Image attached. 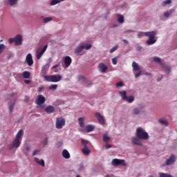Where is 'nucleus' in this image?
<instances>
[{
  "instance_id": "nucleus-46",
  "label": "nucleus",
  "mask_w": 177,
  "mask_h": 177,
  "mask_svg": "<svg viewBox=\"0 0 177 177\" xmlns=\"http://www.w3.org/2000/svg\"><path fill=\"white\" fill-rule=\"evenodd\" d=\"M112 63L114 65L117 64V57H115V58L112 59Z\"/></svg>"
},
{
  "instance_id": "nucleus-39",
  "label": "nucleus",
  "mask_w": 177,
  "mask_h": 177,
  "mask_svg": "<svg viewBox=\"0 0 177 177\" xmlns=\"http://www.w3.org/2000/svg\"><path fill=\"white\" fill-rule=\"evenodd\" d=\"M118 48V46H115L113 47L110 50V53H113V52H115V50H117Z\"/></svg>"
},
{
  "instance_id": "nucleus-7",
  "label": "nucleus",
  "mask_w": 177,
  "mask_h": 177,
  "mask_svg": "<svg viewBox=\"0 0 177 177\" xmlns=\"http://www.w3.org/2000/svg\"><path fill=\"white\" fill-rule=\"evenodd\" d=\"M47 48H48V45H45L44 46V48H39L38 50H37L36 57H37V60H39V59H41V57H42V55H44V53H45Z\"/></svg>"
},
{
  "instance_id": "nucleus-53",
  "label": "nucleus",
  "mask_w": 177,
  "mask_h": 177,
  "mask_svg": "<svg viewBox=\"0 0 177 177\" xmlns=\"http://www.w3.org/2000/svg\"><path fill=\"white\" fill-rule=\"evenodd\" d=\"M105 149H111V145H110L109 144L106 145Z\"/></svg>"
},
{
  "instance_id": "nucleus-14",
  "label": "nucleus",
  "mask_w": 177,
  "mask_h": 177,
  "mask_svg": "<svg viewBox=\"0 0 177 177\" xmlns=\"http://www.w3.org/2000/svg\"><path fill=\"white\" fill-rule=\"evenodd\" d=\"M64 62L65 64V67L66 68H67V67H70V64H71V62H72L71 57H70L68 56L65 57L64 59Z\"/></svg>"
},
{
  "instance_id": "nucleus-19",
  "label": "nucleus",
  "mask_w": 177,
  "mask_h": 177,
  "mask_svg": "<svg viewBox=\"0 0 177 177\" xmlns=\"http://www.w3.org/2000/svg\"><path fill=\"white\" fill-rule=\"evenodd\" d=\"M62 157H64V158H66V160L70 158V153H68V151H67L66 149H64L62 151Z\"/></svg>"
},
{
  "instance_id": "nucleus-20",
  "label": "nucleus",
  "mask_w": 177,
  "mask_h": 177,
  "mask_svg": "<svg viewBox=\"0 0 177 177\" xmlns=\"http://www.w3.org/2000/svg\"><path fill=\"white\" fill-rule=\"evenodd\" d=\"M132 67L134 71H140V66L136 62H133Z\"/></svg>"
},
{
  "instance_id": "nucleus-55",
  "label": "nucleus",
  "mask_w": 177,
  "mask_h": 177,
  "mask_svg": "<svg viewBox=\"0 0 177 177\" xmlns=\"http://www.w3.org/2000/svg\"><path fill=\"white\" fill-rule=\"evenodd\" d=\"M123 42H124L126 45H128V44H129V42L128 40H127V39H123Z\"/></svg>"
},
{
  "instance_id": "nucleus-11",
  "label": "nucleus",
  "mask_w": 177,
  "mask_h": 177,
  "mask_svg": "<svg viewBox=\"0 0 177 177\" xmlns=\"http://www.w3.org/2000/svg\"><path fill=\"white\" fill-rule=\"evenodd\" d=\"M15 38V44L16 46H19L21 45L23 42V37H21V35H17Z\"/></svg>"
},
{
  "instance_id": "nucleus-31",
  "label": "nucleus",
  "mask_w": 177,
  "mask_h": 177,
  "mask_svg": "<svg viewBox=\"0 0 177 177\" xmlns=\"http://www.w3.org/2000/svg\"><path fill=\"white\" fill-rule=\"evenodd\" d=\"M174 12V9L170 10L169 12H166L164 14L165 17H168L169 16H171V15H172V13Z\"/></svg>"
},
{
  "instance_id": "nucleus-2",
  "label": "nucleus",
  "mask_w": 177,
  "mask_h": 177,
  "mask_svg": "<svg viewBox=\"0 0 177 177\" xmlns=\"http://www.w3.org/2000/svg\"><path fill=\"white\" fill-rule=\"evenodd\" d=\"M156 35H157L156 31L145 32V37H149V39L147 41V45H153V44H156L157 41L154 39L156 38Z\"/></svg>"
},
{
  "instance_id": "nucleus-18",
  "label": "nucleus",
  "mask_w": 177,
  "mask_h": 177,
  "mask_svg": "<svg viewBox=\"0 0 177 177\" xmlns=\"http://www.w3.org/2000/svg\"><path fill=\"white\" fill-rule=\"evenodd\" d=\"M131 142L133 145H137V146H142V142L139 140V138H131Z\"/></svg>"
},
{
  "instance_id": "nucleus-42",
  "label": "nucleus",
  "mask_w": 177,
  "mask_h": 177,
  "mask_svg": "<svg viewBox=\"0 0 177 177\" xmlns=\"http://www.w3.org/2000/svg\"><path fill=\"white\" fill-rule=\"evenodd\" d=\"M140 113V111L138 109V108L134 109L133 110V114L138 115Z\"/></svg>"
},
{
  "instance_id": "nucleus-52",
  "label": "nucleus",
  "mask_w": 177,
  "mask_h": 177,
  "mask_svg": "<svg viewBox=\"0 0 177 177\" xmlns=\"http://www.w3.org/2000/svg\"><path fill=\"white\" fill-rule=\"evenodd\" d=\"M25 102H26V103H28V102H30V97L26 96L25 97Z\"/></svg>"
},
{
  "instance_id": "nucleus-13",
  "label": "nucleus",
  "mask_w": 177,
  "mask_h": 177,
  "mask_svg": "<svg viewBox=\"0 0 177 177\" xmlns=\"http://www.w3.org/2000/svg\"><path fill=\"white\" fill-rule=\"evenodd\" d=\"M26 62L28 66H32L34 64V60H32V55L31 54H28L26 55Z\"/></svg>"
},
{
  "instance_id": "nucleus-43",
  "label": "nucleus",
  "mask_w": 177,
  "mask_h": 177,
  "mask_svg": "<svg viewBox=\"0 0 177 177\" xmlns=\"http://www.w3.org/2000/svg\"><path fill=\"white\" fill-rule=\"evenodd\" d=\"M171 2V0H166L163 2V5H169Z\"/></svg>"
},
{
  "instance_id": "nucleus-33",
  "label": "nucleus",
  "mask_w": 177,
  "mask_h": 177,
  "mask_svg": "<svg viewBox=\"0 0 177 177\" xmlns=\"http://www.w3.org/2000/svg\"><path fill=\"white\" fill-rule=\"evenodd\" d=\"M48 89H50V91H56V89H57V84H52Z\"/></svg>"
},
{
  "instance_id": "nucleus-3",
  "label": "nucleus",
  "mask_w": 177,
  "mask_h": 177,
  "mask_svg": "<svg viewBox=\"0 0 177 177\" xmlns=\"http://www.w3.org/2000/svg\"><path fill=\"white\" fill-rule=\"evenodd\" d=\"M44 80L47 81V82H59V81H62V75H50L44 76Z\"/></svg>"
},
{
  "instance_id": "nucleus-49",
  "label": "nucleus",
  "mask_w": 177,
  "mask_h": 177,
  "mask_svg": "<svg viewBox=\"0 0 177 177\" xmlns=\"http://www.w3.org/2000/svg\"><path fill=\"white\" fill-rule=\"evenodd\" d=\"M8 42L10 44H12L13 42H15V37L9 39Z\"/></svg>"
},
{
  "instance_id": "nucleus-8",
  "label": "nucleus",
  "mask_w": 177,
  "mask_h": 177,
  "mask_svg": "<svg viewBox=\"0 0 177 177\" xmlns=\"http://www.w3.org/2000/svg\"><path fill=\"white\" fill-rule=\"evenodd\" d=\"M8 99L11 100V104L9 105V110L10 113L13 111V107H15V100L16 99V94L11 93L10 95H8Z\"/></svg>"
},
{
  "instance_id": "nucleus-41",
  "label": "nucleus",
  "mask_w": 177,
  "mask_h": 177,
  "mask_svg": "<svg viewBox=\"0 0 177 177\" xmlns=\"http://www.w3.org/2000/svg\"><path fill=\"white\" fill-rule=\"evenodd\" d=\"M84 169H85V166H84V164L83 163H81L80 164V166L79 167V171H84Z\"/></svg>"
},
{
  "instance_id": "nucleus-6",
  "label": "nucleus",
  "mask_w": 177,
  "mask_h": 177,
  "mask_svg": "<svg viewBox=\"0 0 177 177\" xmlns=\"http://www.w3.org/2000/svg\"><path fill=\"white\" fill-rule=\"evenodd\" d=\"M55 125L57 129H62L66 125V120L63 118H57Z\"/></svg>"
},
{
  "instance_id": "nucleus-40",
  "label": "nucleus",
  "mask_w": 177,
  "mask_h": 177,
  "mask_svg": "<svg viewBox=\"0 0 177 177\" xmlns=\"http://www.w3.org/2000/svg\"><path fill=\"white\" fill-rule=\"evenodd\" d=\"M153 61H155L156 63H161V59L158 57H153Z\"/></svg>"
},
{
  "instance_id": "nucleus-23",
  "label": "nucleus",
  "mask_w": 177,
  "mask_h": 177,
  "mask_svg": "<svg viewBox=\"0 0 177 177\" xmlns=\"http://www.w3.org/2000/svg\"><path fill=\"white\" fill-rule=\"evenodd\" d=\"M111 139V138H110L109 136V135L107 134V133H105L104 135H103V140L104 142H105L106 143H107V142H109V140H110Z\"/></svg>"
},
{
  "instance_id": "nucleus-59",
  "label": "nucleus",
  "mask_w": 177,
  "mask_h": 177,
  "mask_svg": "<svg viewBox=\"0 0 177 177\" xmlns=\"http://www.w3.org/2000/svg\"><path fill=\"white\" fill-rule=\"evenodd\" d=\"M47 143H48V138L46 139L45 145H46Z\"/></svg>"
},
{
  "instance_id": "nucleus-15",
  "label": "nucleus",
  "mask_w": 177,
  "mask_h": 177,
  "mask_svg": "<svg viewBox=\"0 0 177 177\" xmlns=\"http://www.w3.org/2000/svg\"><path fill=\"white\" fill-rule=\"evenodd\" d=\"M98 68L101 73H106L107 71V66H105L103 63H100L98 65Z\"/></svg>"
},
{
  "instance_id": "nucleus-34",
  "label": "nucleus",
  "mask_w": 177,
  "mask_h": 177,
  "mask_svg": "<svg viewBox=\"0 0 177 177\" xmlns=\"http://www.w3.org/2000/svg\"><path fill=\"white\" fill-rule=\"evenodd\" d=\"M118 21L120 24H122L124 22V17L122 15H118Z\"/></svg>"
},
{
  "instance_id": "nucleus-50",
  "label": "nucleus",
  "mask_w": 177,
  "mask_h": 177,
  "mask_svg": "<svg viewBox=\"0 0 177 177\" xmlns=\"http://www.w3.org/2000/svg\"><path fill=\"white\" fill-rule=\"evenodd\" d=\"M44 89V86H41L40 87L37 88V92H42V90Z\"/></svg>"
},
{
  "instance_id": "nucleus-62",
  "label": "nucleus",
  "mask_w": 177,
  "mask_h": 177,
  "mask_svg": "<svg viewBox=\"0 0 177 177\" xmlns=\"http://www.w3.org/2000/svg\"><path fill=\"white\" fill-rule=\"evenodd\" d=\"M158 81H160V80H158Z\"/></svg>"
},
{
  "instance_id": "nucleus-36",
  "label": "nucleus",
  "mask_w": 177,
  "mask_h": 177,
  "mask_svg": "<svg viewBox=\"0 0 177 177\" xmlns=\"http://www.w3.org/2000/svg\"><path fill=\"white\" fill-rule=\"evenodd\" d=\"M5 44H0V55L5 50Z\"/></svg>"
},
{
  "instance_id": "nucleus-38",
  "label": "nucleus",
  "mask_w": 177,
  "mask_h": 177,
  "mask_svg": "<svg viewBox=\"0 0 177 177\" xmlns=\"http://www.w3.org/2000/svg\"><path fill=\"white\" fill-rule=\"evenodd\" d=\"M145 36H146V32H140L138 34V38H142V37H145Z\"/></svg>"
},
{
  "instance_id": "nucleus-61",
  "label": "nucleus",
  "mask_w": 177,
  "mask_h": 177,
  "mask_svg": "<svg viewBox=\"0 0 177 177\" xmlns=\"http://www.w3.org/2000/svg\"><path fill=\"white\" fill-rule=\"evenodd\" d=\"M76 177H81L80 175H77Z\"/></svg>"
},
{
  "instance_id": "nucleus-29",
  "label": "nucleus",
  "mask_w": 177,
  "mask_h": 177,
  "mask_svg": "<svg viewBox=\"0 0 177 177\" xmlns=\"http://www.w3.org/2000/svg\"><path fill=\"white\" fill-rule=\"evenodd\" d=\"M159 122L162 124V125H165V127H168V121L165 119H160Z\"/></svg>"
},
{
  "instance_id": "nucleus-17",
  "label": "nucleus",
  "mask_w": 177,
  "mask_h": 177,
  "mask_svg": "<svg viewBox=\"0 0 177 177\" xmlns=\"http://www.w3.org/2000/svg\"><path fill=\"white\" fill-rule=\"evenodd\" d=\"M174 162H175V156L171 155L169 158L166 161V165H171Z\"/></svg>"
},
{
  "instance_id": "nucleus-21",
  "label": "nucleus",
  "mask_w": 177,
  "mask_h": 177,
  "mask_svg": "<svg viewBox=\"0 0 177 177\" xmlns=\"http://www.w3.org/2000/svg\"><path fill=\"white\" fill-rule=\"evenodd\" d=\"M35 161L39 164V165H41V167H45V161L44 160H39L38 158H35Z\"/></svg>"
},
{
  "instance_id": "nucleus-16",
  "label": "nucleus",
  "mask_w": 177,
  "mask_h": 177,
  "mask_svg": "<svg viewBox=\"0 0 177 177\" xmlns=\"http://www.w3.org/2000/svg\"><path fill=\"white\" fill-rule=\"evenodd\" d=\"M44 111L46 113H48V114H51V113H55V107L53 106H51V105L48 106L44 109Z\"/></svg>"
},
{
  "instance_id": "nucleus-32",
  "label": "nucleus",
  "mask_w": 177,
  "mask_h": 177,
  "mask_svg": "<svg viewBox=\"0 0 177 177\" xmlns=\"http://www.w3.org/2000/svg\"><path fill=\"white\" fill-rule=\"evenodd\" d=\"M8 1L9 5H10L11 6H13V5H16V3H17V1L19 0H8Z\"/></svg>"
},
{
  "instance_id": "nucleus-4",
  "label": "nucleus",
  "mask_w": 177,
  "mask_h": 177,
  "mask_svg": "<svg viewBox=\"0 0 177 177\" xmlns=\"http://www.w3.org/2000/svg\"><path fill=\"white\" fill-rule=\"evenodd\" d=\"M136 133L138 139H143L144 140H147V139H149V133L145 131V130H143V129L142 128L137 129Z\"/></svg>"
},
{
  "instance_id": "nucleus-24",
  "label": "nucleus",
  "mask_w": 177,
  "mask_h": 177,
  "mask_svg": "<svg viewBox=\"0 0 177 177\" xmlns=\"http://www.w3.org/2000/svg\"><path fill=\"white\" fill-rule=\"evenodd\" d=\"M84 120L85 119L84 118H79V124L81 128H84V127H85V123L84 122Z\"/></svg>"
},
{
  "instance_id": "nucleus-9",
  "label": "nucleus",
  "mask_w": 177,
  "mask_h": 177,
  "mask_svg": "<svg viewBox=\"0 0 177 177\" xmlns=\"http://www.w3.org/2000/svg\"><path fill=\"white\" fill-rule=\"evenodd\" d=\"M45 102H46V98H45L44 95H37V99L35 100L36 104H37L38 106H41V104H44Z\"/></svg>"
},
{
  "instance_id": "nucleus-54",
  "label": "nucleus",
  "mask_w": 177,
  "mask_h": 177,
  "mask_svg": "<svg viewBox=\"0 0 177 177\" xmlns=\"http://www.w3.org/2000/svg\"><path fill=\"white\" fill-rule=\"evenodd\" d=\"M26 150H27V151H30L31 150V147L30 146H26Z\"/></svg>"
},
{
  "instance_id": "nucleus-1",
  "label": "nucleus",
  "mask_w": 177,
  "mask_h": 177,
  "mask_svg": "<svg viewBox=\"0 0 177 177\" xmlns=\"http://www.w3.org/2000/svg\"><path fill=\"white\" fill-rule=\"evenodd\" d=\"M23 129L18 131L12 143L9 146L10 150H12V149H19V147H20L23 138Z\"/></svg>"
},
{
  "instance_id": "nucleus-51",
  "label": "nucleus",
  "mask_w": 177,
  "mask_h": 177,
  "mask_svg": "<svg viewBox=\"0 0 177 177\" xmlns=\"http://www.w3.org/2000/svg\"><path fill=\"white\" fill-rule=\"evenodd\" d=\"M38 153H39V150H35L32 153V156H37V154H38Z\"/></svg>"
},
{
  "instance_id": "nucleus-26",
  "label": "nucleus",
  "mask_w": 177,
  "mask_h": 177,
  "mask_svg": "<svg viewBox=\"0 0 177 177\" xmlns=\"http://www.w3.org/2000/svg\"><path fill=\"white\" fill-rule=\"evenodd\" d=\"M120 95H121L123 100H125L127 98V92L125 91H122L119 92Z\"/></svg>"
},
{
  "instance_id": "nucleus-47",
  "label": "nucleus",
  "mask_w": 177,
  "mask_h": 177,
  "mask_svg": "<svg viewBox=\"0 0 177 177\" xmlns=\"http://www.w3.org/2000/svg\"><path fill=\"white\" fill-rule=\"evenodd\" d=\"M141 73H142V71H140L139 73H136V74H135V77H136V78H138V77H140Z\"/></svg>"
},
{
  "instance_id": "nucleus-37",
  "label": "nucleus",
  "mask_w": 177,
  "mask_h": 177,
  "mask_svg": "<svg viewBox=\"0 0 177 177\" xmlns=\"http://www.w3.org/2000/svg\"><path fill=\"white\" fill-rule=\"evenodd\" d=\"M79 81L80 82H85V81H86V79L84 76H79Z\"/></svg>"
},
{
  "instance_id": "nucleus-56",
  "label": "nucleus",
  "mask_w": 177,
  "mask_h": 177,
  "mask_svg": "<svg viewBox=\"0 0 177 177\" xmlns=\"http://www.w3.org/2000/svg\"><path fill=\"white\" fill-rule=\"evenodd\" d=\"M57 67H59V64L53 66V68H57Z\"/></svg>"
},
{
  "instance_id": "nucleus-44",
  "label": "nucleus",
  "mask_w": 177,
  "mask_h": 177,
  "mask_svg": "<svg viewBox=\"0 0 177 177\" xmlns=\"http://www.w3.org/2000/svg\"><path fill=\"white\" fill-rule=\"evenodd\" d=\"M123 86H124V84H122V82H118V83L116 84L117 88H120V87Z\"/></svg>"
},
{
  "instance_id": "nucleus-22",
  "label": "nucleus",
  "mask_w": 177,
  "mask_h": 177,
  "mask_svg": "<svg viewBox=\"0 0 177 177\" xmlns=\"http://www.w3.org/2000/svg\"><path fill=\"white\" fill-rule=\"evenodd\" d=\"M85 48V45L80 44L78 48L76 49L75 52L76 53H81L82 50Z\"/></svg>"
},
{
  "instance_id": "nucleus-45",
  "label": "nucleus",
  "mask_w": 177,
  "mask_h": 177,
  "mask_svg": "<svg viewBox=\"0 0 177 177\" xmlns=\"http://www.w3.org/2000/svg\"><path fill=\"white\" fill-rule=\"evenodd\" d=\"M85 49H86V50H89V49H91V48H92V45L91 44H88L86 46H84Z\"/></svg>"
},
{
  "instance_id": "nucleus-12",
  "label": "nucleus",
  "mask_w": 177,
  "mask_h": 177,
  "mask_svg": "<svg viewBox=\"0 0 177 177\" xmlns=\"http://www.w3.org/2000/svg\"><path fill=\"white\" fill-rule=\"evenodd\" d=\"M95 115L97 118V120H98L100 124H101V125H104V124H106V120H104V118L103 116H102L99 112H96L95 113Z\"/></svg>"
},
{
  "instance_id": "nucleus-57",
  "label": "nucleus",
  "mask_w": 177,
  "mask_h": 177,
  "mask_svg": "<svg viewBox=\"0 0 177 177\" xmlns=\"http://www.w3.org/2000/svg\"><path fill=\"white\" fill-rule=\"evenodd\" d=\"M166 70H167V71H169V73L171 71V68H169V67H167V68H166Z\"/></svg>"
},
{
  "instance_id": "nucleus-30",
  "label": "nucleus",
  "mask_w": 177,
  "mask_h": 177,
  "mask_svg": "<svg viewBox=\"0 0 177 177\" xmlns=\"http://www.w3.org/2000/svg\"><path fill=\"white\" fill-rule=\"evenodd\" d=\"M63 1H64V0H53L50 2V5L51 6L57 5V3H60V2H63Z\"/></svg>"
},
{
  "instance_id": "nucleus-35",
  "label": "nucleus",
  "mask_w": 177,
  "mask_h": 177,
  "mask_svg": "<svg viewBox=\"0 0 177 177\" xmlns=\"http://www.w3.org/2000/svg\"><path fill=\"white\" fill-rule=\"evenodd\" d=\"M43 21L44 23H49V21H52V17H45L44 19H43Z\"/></svg>"
},
{
  "instance_id": "nucleus-25",
  "label": "nucleus",
  "mask_w": 177,
  "mask_h": 177,
  "mask_svg": "<svg viewBox=\"0 0 177 177\" xmlns=\"http://www.w3.org/2000/svg\"><path fill=\"white\" fill-rule=\"evenodd\" d=\"M93 129H95V127L92 125H86V131L88 133L92 132V131H93Z\"/></svg>"
},
{
  "instance_id": "nucleus-10",
  "label": "nucleus",
  "mask_w": 177,
  "mask_h": 177,
  "mask_svg": "<svg viewBox=\"0 0 177 177\" xmlns=\"http://www.w3.org/2000/svg\"><path fill=\"white\" fill-rule=\"evenodd\" d=\"M111 164L112 165H113V167H117L118 165H122L123 167H125V160L120 159H113L112 160Z\"/></svg>"
},
{
  "instance_id": "nucleus-27",
  "label": "nucleus",
  "mask_w": 177,
  "mask_h": 177,
  "mask_svg": "<svg viewBox=\"0 0 177 177\" xmlns=\"http://www.w3.org/2000/svg\"><path fill=\"white\" fill-rule=\"evenodd\" d=\"M30 72L28 71H24L23 73H22V77L23 78H26V79H28L30 78Z\"/></svg>"
},
{
  "instance_id": "nucleus-28",
  "label": "nucleus",
  "mask_w": 177,
  "mask_h": 177,
  "mask_svg": "<svg viewBox=\"0 0 177 177\" xmlns=\"http://www.w3.org/2000/svg\"><path fill=\"white\" fill-rule=\"evenodd\" d=\"M127 100V102H128L129 103H132V102H133V100H135V98L133 97V96H129V97H126L125 100Z\"/></svg>"
},
{
  "instance_id": "nucleus-48",
  "label": "nucleus",
  "mask_w": 177,
  "mask_h": 177,
  "mask_svg": "<svg viewBox=\"0 0 177 177\" xmlns=\"http://www.w3.org/2000/svg\"><path fill=\"white\" fill-rule=\"evenodd\" d=\"M24 83L26 84V85H30V84H31V80H25Z\"/></svg>"
},
{
  "instance_id": "nucleus-5",
  "label": "nucleus",
  "mask_w": 177,
  "mask_h": 177,
  "mask_svg": "<svg viewBox=\"0 0 177 177\" xmlns=\"http://www.w3.org/2000/svg\"><path fill=\"white\" fill-rule=\"evenodd\" d=\"M81 143L82 146H84V148L82 149L83 154H84V156H89V154L91 153V149H89V148L88 147L89 141L82 139Z\"/></svg>"
},
{
  "instance_id": "nucleus-58",
  "label": "nucleus",
  "mask_w": 177,
  "mask_h": 177,
  "mask_svg": "<svg viewBox=\"0 0 177 177\" xmlns=\"http://www.w3.org/2000/svg\"><path fill=\"white\" fill-rule=\"evenodd\" d=\"M91 86H92V83L88 84V88L91 87Z\"/></svg>"
},
{
  "instance_id": "nucleus-60",
  "label": "nucleus",
  "mask_w": 177,
  "mask_h": 177,
  "mask_svg": "<svg viewBox=\"0 0 177 177\" xmlns=\"http://www.w3.org/2000/svg\"><path fill=\"white\" fill-rule=\"evenodd\" d=\"M105 177H110V175H106Z\"/></svg>"
}]
</instances>
